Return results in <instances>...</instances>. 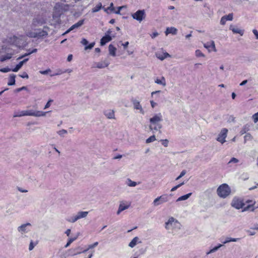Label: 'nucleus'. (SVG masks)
I'll return each instance as SVG.
<instances>
[{"instance_id":"0e129e2a","label":"nucleus","mask_w":258,"mask_h":258,"mask_svg":"<svg viewBox=\"0 0 258 258\" xmlns=\"http://www.w3.org/2000/svg\"><path fill=\"white\" fill-rule=\"evenodd\" d=\"M252 32L255 35L256 39L258 40V31L256 29H253Z\"/></svg>"},{"instance_id":"cd10ccee","label":"nucleus","mask_w":258,"mask_h":258,"mask_svg":"<svg viewBox=\"0 0 258 258\" xmlns=\"http://www.w3.org/2000/svg\"><path fill=\"white\" fill-rule=\"evenodd\" d=\"M109 63L105 61L98 62L96 63V67L99 69H103L108 66Z\"/></svg>"},{"instance_id":"680f3d73","label":"nucleus","mask_w":258,"mask_h":258,"mask_svg":"<svg viewBox=\"0 0 258 258\" xmlns=\"http://www.w3.org/2000/svg\"><path fill=\"white\" fill-rule=\"evenodd\" d=\"M20 77L22 78L26 79H28L29 78L28 74L26 72H24L22 75H20Z\"/></svg>"},{"instance_id":"3c124183","label":"nucleus","mask_w":258,"mask_h":258,"mask_svg":"<svg viewBox=\"0 0 258 258\" xmlns=\"http://www.w3.org/2000/svg\"><path fill=\"white\" fill-rule=\"evenodd\" d=\"M160 141H161L162 145H163L164 147H166L168 146L169 141L168 140H167V139L161 140Z\"/></svg>"},{"instance_id":"9d476101","label":"nucleus","mask_w":258,"mask_h":258,"mask_svg":"<svg viewBox=\"0 0 258 258\" xmlns=\"http://www.w3.org/2000/svg\"><path fill=\"white\" fill-rule=\"evenodd\" d=\"M227 133L228 130L227 128H222L218 135L217 140L221 144L225 143L226 142L225 139L227 137Z\"/></svg>"},{"instance_id":"a211bd4d","label":"nucleus","mask_w":258,"mask_h":258,"mask_svg":"<svg viewBox=\"0 0 258 258\" xmlns=\"http://www.w3.org/2000/svg\"><path fill=\"white\" fill-rule=\"evenodd\" d=\"M162 127L160 122L151 123L149 128L151 131H159Z\"/></svg>"},{"instance_id":"a19ab883","label":"nucleus","mask_w":258,"mask_h":258,"mask_svg":"<svg viewBox=\"0 0 258 258\" xmlns=\"http://www.w3.org/2000/svg\"><path fill=\"white\" fill-rule=\"evenodd\" d=\"M77 236H76L75 237H73V238H70L69 240H68V242L67 243V244H66V245L64 246V247L65 248H67L68 247H69L70 244L73 242L75 240H76L77 238Z\"/></svg>"},{"instance_id":"864d4df0","label":"nucleus","mask_w":258,"mask_h":258,"mask_svg":"<svg viewBox=\"0 0 258 258\" xmlns=\"http://www.w3.org/2000/svg\"><path fill=\"white\" fill-rule=\"evenodd\" d=\"M225 17H226V21H232L233 19V14H229L228 15L224 16Z\"/></svg>"},{"instance_id":"c756f323","label":"nucleus","mask_w":258,"mask_h":258,"mask_svg":"<svg viewBox=\"0 0 258 258\" xmlns=\"http://www.w3.org/2000/svg\"><path fill=\"white\" fill-rule=\"evenodd\" d=\"M15 77L16 76L14 74H11L10 76L9 81L8 83L9 86H12L15 84Z\"/></svg>"},{"instance_id":"2eb2a0df","label":"nucleus","mask_w":258,"mask_h":258,"mask_svg":"<svg viewBox=\"0 0 258 258\" xmlns=\"http://www.w3.org/2000/svg\"><path fill=\"white\" fill-rule=\"evenodd\" d=\"M163 120L162 115L161 113L156 114L150 119V123L160 122Z\"/></svg>"},{"instance_id":"4be33fe9","label":"nucleus","mask_w":258,"mask_h":258,"mask_svg":"<svg viewBox=\"0 0 258 258\" xmlns=\"http://www.w3.org/2000/svg\"><path fill=\"white\" fill-rule=\"evenodd\" d=\"M104 113V115L109 119H113L115 118L114 111L113 110L108 109L105 110Z\"/></svg>"},{"instance_id":"ddd939ff","label":"nucleus","mask_w":258,"mask_h":258,"mask_svg":"<svg viewBox=\"0 0 258 258\" xmlns=\"http://www.w3.org/2000/svg\"><path fill=\"white\" fill-rule=\"evenodd\" d=\"M131 102L133 104L134 108L135 109L139 110L141 114H144L145 112H144L141 105L140 104V102L138 100H137L134 98H132L131 99Z\"/></svg>"},{"instance_id":"bf43d9fd","label":"nucleus","mask_w":258,"mask_h":258,"mask_svg":"<svg viewBox=\"0 0 258 258\" xmlns=\"http://www.w3.org/2000/svg\"><path fill=\"white\" fill-rule=\"evenodd\" d=\"M52 102H53V100L52 99L49 100L48 101L46 104V105H45L44 109H46L48 108V107H49L51 105V103Z\"/></svg>"},{"instance_id":"f704fd0d","label":"nucleus","mask_w":258,"mask_h":258,"mask_svg":"<svg viewBox=\"0 0 258 258\" xmlns=\"http://www.w3.org/2000/svg\"><path fill=\"white\" fill-rule=\"evenodd\" d=\"M238 240H239V238L227 237V238H226L225 240L224 241H222V243L223 244H226V243L230 242H236Z\"/></svg>"},{"instance_id":"c85d7f7f","label":"nucleus","mask_w":258,"mask_h":258,"mask_svg":"<svg viewBox=\"0 0 258 258\" xmlns=\"http://www.w3.org/2000/svg\"><path fill=\"white\" fill-rule=\"evenodd\" d=\"M204 47L207 48H212L214 51H216L214 41H211L210 42H207L204 44Z\"/></svg>"},{"instance_id":"4468645a","label":"nucleus","mask_w":258,"mask_h":258,"mask_svg":"<svg viewBox=\"0 0 258 258\" xmlns=\"http://www.w3.org/2000/svg\"><path fill=\"white\" fill-rule=\"evenodd\" d=\"M84 20H81L80 21H79L77 23H75V24L73 25L67 31H66L62 35H65L66 34H67L69 32H70L71 31L75 29H76V28H79L80 27H81L82 25H83L84 24Z\"/></svg>"},{"instance_id":"f03ea898","label":"nucleus","mask_w":258,"mask_h":258,"mask_svg":"<svg viewBox=\"0 0 258 258\" xmlns=\"http://www.w3.org/2000/svg\"><path fill=\"white\" fill-rule=\"evenodd\" d=\"M25 38V37L23 36H16L13 35L8 37L7 41L11 45H14L20 48L26 45V42Z\"/></svg>"},{"instance_id":"09e8293b","label":"nucleus","mask_w":258,"mask_h":258,"mask_svg":"<svg viewBox=\"0 0 258 258\" xmlns=\"http://www.w3.org/2000/svg\"><path fill=\"white\" fill-rule=\"evenodd\" d=\"M184 184V182H182L179 184H178V185L174 186L173 187H172L171 189V191H175L177 188H178L179 187H180V186H181L182 185H183Z\"/></svg>"},{"instance_id":"dca6fc26","label":"nucleus","mask_w":258,"mask_h":258,"mask_svg":"<svg viewBox=\"0 0 258 258\" xmlns=\"http://www.w3.org/2000/svg\"><path fill=\"white\" fill-rule=\"evenodd\" d=\"M130 206V204H125L124 202H121L120 203L117 214L119 215L123 211L127 209Z\"/></svg>"},{"instance_id":"f8f14e48","label":"nucleus","mask_w":258,"mask_h":258,"mask_svg":"<svg viewBox=\"0 0 258 258\" xmlns=\"http://www.w3.org/2000/svg\"><path fill=\"white\" fill-rule=\"evenodd\" d=\"M44 22V19L42 18L39 17L35 18L33 19L31 28L34 29L37 26L42 25Z\"/></svg>"},{"instance_id":"7c9ffc66","label":"nucleus","mask_w":258,"mask_h":258,"mask_svg":"<svg viewBox=\"0 0 258 258\" xmlns=\"http://www.w3.org/2000/svg\"><path fill=\"white\" fill-rule=\"evenodd\" d=\"M155 82L157 84L162 85L163 86H165L166 85L165 79L164 77H162L161 79H157L155 80Z\"/></svg>"},{"instance_id":"e433bc0d","label":"nucleus","mask_w":258,"mask_h":258,"mask_svg":"<svg viewBox=\"0 0 258 258\" xmlns=\"http://www.w3.org/2000/svg\"><path fill=\"white\" fill-rule=\"evenodd\" d=\"M223 244H218L217 246L214 247L213 248L211 249L209 251H208L207 254H209L210 253H213L215 251H216L217 250H218L220 247H221L222 246H223Z\"/></svg>"},{"instance_id":"0eeeda50","label":"nucleus","mask_w":258,"mask_h":258,"mask_svg":"<svg viewBox=\"0 0 258 258\" xmlns=\"http://www.w3.org/2000/svg\"><path fill=\"white\" fill-rule=\"evenodd\" d=\"M168 200L169 196L166 194H164L156 198L154 200L153 204L154 206H158L164 203L168 202Z\"/></svg>"},{"instance_id":"49530a36","label":"nucleus","mask_w":258,"mask_h":258,"mask_svg":"<svg viewBox=\"0 0 258 258\" xmlns=\"http://www.w3.org/2000/svg\"><path fill=\"white\" fill-rule=\"evenodd\" d=\"M108 10H110L112 12H114V8L113 7V4L112 3H111L110 4V6L109 7H108L107 9H104V11L106 12H107V11Z\"/></svg>"},{"instance_id":"423d86ee","label":"nucleus","mask_w":258,"mask_h":258,"mask_svg":"<svg viewBox=\"0 0 258 258\" xmlns=\"http://www.w3.org/2000/svg\"><path fill=\"white\" fill-rule=\"evenodd\" d=\"M62 6L60 3H56L53 9L52 17L53 19H58L62 13Z\"/></svg>"},{"instance_id":"338daca9","label":"nucleus","mask_w":258,"mask_h":258,"mask_svg":"<svg viewBox=\"0 0 258 258\" xmlns=\"http://www.w3.org/2000/svg\"><path fill=\"white\" fill-rule=\"evenodd\" d=\"M159 35L158 33L157 32H154L151 35V36L152 38H155L156 37H157L158 35Z\"/></svg>"},{"instance_id":"f257e3e1","label":"nucleus","mask_w":258,"mask_h":258,"mask_svg":"<svg viewBox=\"0 0 258 258\" xmlns=\"http://www.w3.org/2000/svg\"><path fill=\"white\" fill-rule=\"evenodd\" d=\"M165 224L166 229L173 234L178 232L181 227V224L173 217H170Z\"/></svg>"},{"instance_id":"20e7f679","label":"nucleus","mask_w":258,"mask_h":258,"mask_svg":"<svg viewBox=\"0 0 258 258\" xmlns=\"http://www.w3.org/2000/svg\"><path fill=\"white\" fill-rule=\"evenodd\" d=\"M48 35L46 31L41 29H35L34 31L27 32V36L30 38H41Z\"/></svg>"},{"instance_id":"412c9836","label":"nucleus","mask_w":258,"mask_h":258,"mask_svg":"<svg viewBox=\"0 0 258 258\" xmlns=\"http://www.w3.org/2000/svg\"><path fill=\"white\" fill-rule=\"evenodd\" d=\"M177 33V29L173 27H167L165 32L166 35H168L169 34H172V35H176Z\"/></svg>"},{"instance_id":"5fc2aeb1","label":"nucleus","mask_w":258,"mask_h":258,"mask_svg":"<svg viewBox=\"0 0 258 258\" xmlns=\"http://www.w3.org/2000/svg\"><path fill=\"white\" fill-rule=\"evenodd\" d=\"M126 7L125 6H121V7H117V10L116 11H115L114 12L115 14H120V11L123 9V8H125Z\"/></svg>"},{"instance_id":"052dcab7","label":"nucleus","mask_w":258,"mask_h":258,"mask_svg":"<svg viewBox=\"0 0 258 258\" xmlns=\"http://www.w3.org/2000/svg\"><path fill=\"white\" fill-rule=\"evenodd\" d=\"M226 17H225L224 16L222 17L221 19V20H220V24L221 25H225L226 22Z\"/></svg>"},{"instance_id":"1a4fd4ad","label":"nucleus","mask_w":258,"mask_h":258,"mask_svg":"<svg viewBox=\"0 0 258 258\" xmlns=\"http://www.w3.org/2000/svg\"><path fill=\"white\" fill-rule=\"evenodd\" d=\"M133 19L137 20L139 22H141L145 17V12L144 10H138L132 15Z\"/></svg>"},{"instance_id":"603ef678","label":"nucleus","mask_w":258,"mask_h":258,"mask_svg":"<svg viewBox=\"0 0 258 258\" xmlns=\"http://www.w3.org/2000/svg\"><path fill=\"white\" fill-rule=\"evenodd\" d=\"M36 244H37V243H36L35 244H34L33 240H31L29 246V250H32Z\"/></svg>"},{"instance_id":"774afa93","label":"nucleus","mask_w":258,"mask_h":258,"mask_svg":"<svg viewBox=\"0 0 258 258\" xmlns=\"http://www.w3.org/2000/svg\"><path fill=\"white\" fill-rule=\"evenodd\" d=\"M251 229L258 230V224H254Z\"/></svg>"},{"instance_id":"b1692460","label":"nucleus","mask_w":258,"mask_h":258,"mask_svg":"<svg viewBox=\"0 0 258 258\" xmlns=\"http://www.w3.org/2000/svg\"><path fill=\"white\" fill-rule=\"evenodd\" d=\"M156 55L158 58L161 60H163L165 58L170 56L169 54L166 52H164L162 54H160V53L157 52L156 53Z\"/></svg>"},{"instance_id":"79ce46f5","label":"nucleus","mask_w":258,"mask_h":258,"mask_svg":"<svg viewBox=\"0 0 258 258\" xmlns=\"http://www.w3.org/2000/svg\"><path fill=\"white\" fill-rule=\"evenodd\" d=\"M23 62H20L18 64L16 65L15 68L13 69L12 71L14 72H17L22 67Z\"/></svg>"},{"instance_id":"4d7b16f0","label":"nucleus","mask_w":258,"mask_h":258,"mask_svg":"<svg viewBox=\"0 0 258 258\" xmlns=\"http://www.w3.org/2000/svg\"><path fill=\"white\" fill-rule=\"evenodd\" d=\"M51 71L50 69H48L45 71H40L39 73L42 75H47Z\"/></svg>"},{"instance_id":"6e6552de","label":"nucleus","mask_w":258,"mask_h":258,"mask_svg":"<svg viewBox=\"0 0 258 258\" xmlns=\"http://www.w3.org/2000/svg\"><path fill=\"white\" fill-rule=\"evenodd\" d=\"M25 116H44L46 115L47 112H43L41 111H34L33 110H24Z\"/></svg>"},{"instance_id":"393cba45","label":"nucleus","mask_w":258,"mask_h":258,"mask_svg":"<svg viewBox=\"0 0 258 258\" xmlns=\"http://www.w3.org/2000/svg\"><path fill=\"white\" fill-rule=\"evenodd\" d=\"M137 243H141V241H139V238L138 237H135L130 242L128 246L133 248L136 246Z\"/></svg>"},{"instance_id":"de8ad7c7","label":"nucleus","mask_w":258,"mask_h":258,"mask_svg":"<svg viewBox=\"0 0 258 258\" xmlns=\"http://www.w3.org/2000/svg\"><path fill=\"white\" fill-rule=\"evenodd\" d=\"M196 55L197 57H204L205 55L200 50H197L195 52Z\"/></svg>"},{"instance_id":"7ed1b4c3","label":"nucleus","mask_w":258,"mask_h":258,"mask_svg":"<svg viewBox=\"0 0 258 258\" xmlns=\"http://www.w3.org/2000/svg\"><path fill=\"white\" fill-rule=\"evenodd\" d=\"M217 192L220 197L225 198L230 194L231 190L229 186L224 183L217 188Z\"/></svg>"},{"instance_id":"37998d69","label":"nucleus","mask_w":258,"mask_h":258,"mask_svg":"<svg viewBox=\"0 0 258 258\" xmlns=\"http://www.w3.org/2000/svg\"><path fill=\"white\" fill-rule=\"evenodd\" d=\"M155 140H156L155 136L154 135H153V136H151V137H150L149 138H148L146 140V143H150L155 141Z\"/></svg>"},{"instance_id":"6ab92c4d","label":"nucleus","mask_w":258,"mask_h":258,"mask_svg":"<svg viewBox=\"0 0 258 258\" xmlns=\"http://www.w3.org/2000/svg\"><path fill=\"white\" fill-rule=\"evenodd\" d=\"M112 40V37L109 35H105L100 40V45L104 46L107 42L110 41Z\"/></svg>"},{"instance_id":"a18cd8bd","label":"nucleus","mask_w":258,"mask_h":258,"mask_svg":"<svg viewBox=\"0 0 258 258\" xmlns=\"http://www.w3.org/2000/svg\"><path fill=\"white\" fill-rule=\"evenodd\" d=\"M244 142H245L246 141L251 140L252 139V137L250 134L247 133L244 137Z\"/></svg>"},{"instance_id":"2f4dec72","label":"nucleus","mask_w":258,"mask_h":258,"mask_svg":"<svg viewBox=\"0 0 258 258\" xmlns=\"http://www.w3.org/2000/svg\"><path fill=\"white\" fill-rule=\"evenodd\" d=\"M191 195H192V193L190 192V193H188V194H187L186 195L182 196L179 197L176 200V202H180V201H181L186 200L188 199L191 196Z\"/></svg>"},{"instance_id":"c9c22d12","label":"nucleus","mask_w":258,"mask_h":258,"mask_svg":"<svg viewBox=\"0 0 258 258\" xmlns=\"http://www.w3.org/2000/svg\"><path fill=\"white\" fill-rule=\"evenodd\" d=\"M37 49L36 48H34L31 51H30V50H28V52L27 53H26L23 55L19 57L18 59H21L23 57H25L26 56H28V55H30V54H31L32 53H35V52H37Z\"/></svg>"},{"instance_id":"4c0bfd02","label":"nucleus","mask_w":258,"mask_h":258,"mask_svg":"<svg viewBox=\"0 0 258 258\" xmlns=\"http://www.w3.org/2000/svg\"><path fill=\"white\" fill-rule=\"evenodd\" d=\"M239 162V160L236 158L233 157L228 162V165L230 166H232V164H236Z\"/></svg>"},{"instance_id":"13d9d810","label":"nucleus","mask_w":258,"mask_h":258,"mask_svg":"<svg viewBox=\"0 0 258 258\" xmlns=\"http://www.w3.org/2000/svg\"><path fill=\"white\" fill-rule=\"evenodd\" d=\"M11 71V70L9 68H4L0 69V72L2 73H7Z\"/></svg>"},{"instance_id":"a878e982","label":"nucleus","mask_w":258,"mask_h":258,"mask_svg":"<svg viewBox=\"0 0 258 258\" xmlns=\"http://www.w3.org/2000/svg\"><path fill=\"white\" fill-rule=\"evenodd\" d=\"M109 53L110 55L115 56L116 55V48L112 44H110L108 46Z\"/></svg>"},{"instance_id":"bb28decb","label":"nucleus","mask_w":258,"mask_h":258,"mask_svg":"<svg viewBox=\"0 0 258 258\" xmlns=\"http://www.w3.org/2000/svg\"><path fill=\"white\" fill-rule=\"evenodd\" d=\"M140 182L137 183V182L132 180L130 178H127L125 181V184L130 187H135L138 184H140Z\"/></svg>"},{"instance_id":"9b49d317","label":"nucleus","mask_w":258,"mask_h":258,"mask_svg":"<svg viewBox=\"0 0 258 258\" xmlns=\"http://www.w3.org/2000/svg\"><path fill=\"white\" fill-rule=\"evenodd\" d=\"M231 205L232 207L235 208L236 209H240L242 208L244 206V204L242 202V201L236 198H234L233 199Z\"/></svg>"},{"instance_id":"69168bd1","label":"nucleus","mask_w":258,"mask_h":258,"mask_svg":"<svg viewBox=\"0 0 258 258\" xmlns=\"http://www.w3.org/2000/svg\"><path fill=\"white\" fill-rule=\"evenodd\" d=\"M25 89H26V87L25 86H23L21 88H17L15 91L17 92H20V91H21L23 90H25Z\"/></svg>"},{"instance_id":"473e14b6","label":"nucleus","mask_w":258,"mask_h":258,"mask_svg":"<svg viewBox=\"0 0 258 258\" xmlns=\"http://www.w3.org/2000/svg\"><path fill=\"white\" fill-rule=\"evenodd\" d=\"M12 56V54L11 53H7V54L2 55L0 58V60L2 62L5 61L7 59H9L11 58Z\"/></svg>"},{"instance_id":"c03bdc74","label":"nucleus","mask_w":258,"mask_h":258,"mask_svg":"<svg viewBox=\"0 0 258 258\" xmlns=\"http://www.w3.org/2000/svg\"><path fill=\"white\" fill-rule=\"evenodd\" d=\"M57 134H58L61 137H64V135L68 133L67 130L62 129L61 130L58 131L57 132Z\"/></svg>"},{"instance_id":"e2e57ef3","label":"nucleus","mask_w":258,"mask_h":258,"mask_svg":"<svg viewBox=\"0 0 258 258\" xmlns=\"http://www.w3.org/2000/svg\"><path fill=\"white\" fill-rule=\"evenodd\" d=\"M81 43L85 46H87V45L88 44V41L87 39L83 38L81 41Z\"/></svg>"},{"instance_id":"72a5a7b5","label":"nucleus","mask_w":258,"mask_h":258,"mask_svg":"<svg viewBox=\"0 0 258 258\" xmlns=\"http://www.w3.org/2000/svg\"><path fill=\"white\" fill-rule=\"evenodd\" d=\"M249 127L250 125L248 124H246L245 125H244L240 132V135H242L245 134L247 131L249 130Z\"/></svg>"},{"instance_id":"f3484780","label":"nucleus","mask_w":258,"mask_h":258,"mask_svg":"<svg viewBox=\"0 0 258 258\" xmlns=\"http://www.w3.org/2000/svg\"><path fill=\"white\" fill-rule=\"evenodd\" d=\"M30 226H31V224L29 223L22 224L18 227V231L21 233H27L29 230H27V227Z\"/></svg>"},{"instance_id":"39448f33","label":"nucleus","mask_w":258,"mask_h":258,"mask_svg":"<svg viewBox=\"0 0 258 258\" xmlns=\"http://www.w3.org/2000/svg\"><path fill=\"white\" fill-rule=\"evenodd\" d=\"M88 214V212L87 211H80L76 215L67 218L66 220L70 223H75L81 218L86 217Z\"/></svg>"},{"instance_id":"8fccbe9b","label":"nucleus","mask_w":258,"mask_h":258,"mask_svg":"<svg viewBox=\"0 0 258 258\" xmlns=\"http://www.w3.org/2000/svg\"><path fill=\"white\" fill-rule=\"evenodd\" d=\"M252 118L253 120V122L254 123H256L257 121H258V112L256 113H254L252 116Z\"/></svg>"},{"instance_id":"aec40b11","label":"nucleus","mask_w":258,"mask_h":258,"mask_svg":"<svg viewBox=\"0 0 258 258\" xmlns=\"http://www.w3.org/2000/svg\"><path fill=\"white\" fill-rule=\"evenodd\" d=\"M94 248V246L93 245V244H90L88 246V247L86 249H84V250H83L82 251H76V250L77 249H81L80 247H78L76 249H73V251H74V252L73 253V254L76 255V254H80L81 253H85L86 251H87L88 250H89V249H91ZM70 250H73V249H71Z\"/></svg>"},{"instance_id":"58836bf2","label":"nucleus","mask_w":258,"mask_h":258,"mask_svg":"<svg viewBox=\"0 0 258 258\" xmlns=\"http://www.w3.org/2000/svg\"><path fill=\"white\" fill-rule=\"evenodd\" d=\"M102 7V6L101 3H99L94 8L92 9V12L95 13L98 12L101 10Z\"/></svg>"},{"instance_id":"6e6d98bb","label":"nucleus","mask_w":258,"mask_h":258,"mask_svg":"<svg viewBox=\"0 0 258 258\" xmlns=\"http://www.w3.org/2000/svg\"><path fill=\"white\" fill-rule=\"evenodd\" d=\"M95 45V42L91 43L89 45L86 46L85 49H92Z\"/></svg>"},{"instance_id":"5701e85b","label":"nucleus","mask_w":258,"mask_h":258,"mask_svg":"<svg viewBox=\"0 0 258 258\" xmlns=\"http://www.w3.org/2000/svg\"><path fill=\"white\" fill-rule=\"evenodd\" d=\"M229 29L233 32V33L239 34L241 36H242L244 34V30L238 28L233 27L232 25L230 26Z\"/></svg>"},{"instance_id":"ea45409f","label":"nucleus","mask_w":258,"mask_h":258,"mask_svg":"<svg viewBox=\"0 0 258 258\" xmlns=\"http://www.w3.org/2000/svg\"><path fill=\"white\" fill-rule=\"evenodd\" d=\"M23 116H25L24 110L19 111V112H15L13 116H14V117H22Z\"/></svg>"}]
</instances>
